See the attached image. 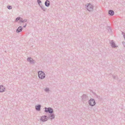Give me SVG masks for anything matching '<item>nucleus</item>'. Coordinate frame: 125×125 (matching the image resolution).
<instances>
[{
  "label": "nucleus",
  "mask_w": 125,
  "mask_h": 125,
  "mask_svg": "<svg viewBox=\"0 0 125 125\" xmlns=\"http://www.w3.org/2000/svg\"><path fill=\"white\" fill-rule=\"evenodd\" d=\"M38 77L40 79L42 80L45 78V75L43 72L40 71L38 72Z\"/></svg>",
  "instance_id": "1"
},
{
  "label": "nucleus",
  "mask_w": 125,
  "mask_h": 125,
  "mask_svg": "<svg viewBox=\"0 0 125 125\" xmlns=\"http://www.w3.org/2000/svg\"><path fill=\"white\" fill-rule=\"evenodd\" d=\"M87 9L89 12L92 11L93 10L94 6L93 5H92L90 3L86 5Z\"/></svg>",
  "instance_id": "2"
},
{
  "label": "nucleus",
  "mask_w": 125,
  "mask_h": 125,
  "mask_svg": "<svg viewBox=\"0 0 125 125\" xmlns=\"http://www.w3.org/2000/svg\"><path fill=\"white\" fill-rule=\"evenodd\" d=\"M89 105L91 106H93L95 105L96 102L95 100L93 98H91L88 101Z\"/></svg>",
  "instance_id": "3"
},
{
  "label": "nucleus",
  "mask_w": 125,
  "mask_h": 125,
  "mask_svg": "<svg viewBox=\"0 0 125 125\" xmlns=\"http://www.w3.org/2000/svg\"><path fill=\"white\" fill-rule=\"evenodd\" d=\"M45 110L44 112L46 113L48 112L50 114L53 113V110L52 108L51 107L45 108Z\"/></svg>",
  "instance_id": "4"
},
{
  "label": "nucleus",
  "mask_w": 125,
  "mask_h": 125,
  "mask_svg": "<svg viewBox=\"0 0 125 125\" xmlns=\"http://www.w3.org/2000/svg\"><path fill=\"white\" fill-rule=\"evenodd\" d=\"M27 60L30 64L34 65L35 64V61L31 57H28L27 59Z\"/></svg>",
  "instance_id": "5"
},
{
  "label": "nucleus",
  "mask_w": 125,
  "mask_h": 125,
  "mask_svg": "<svg viewBox=\"0 0 125 125\" xmlns=\"http://www.w3.org/2000/svg\"><path fill=\"white\" fill-rule=\"evenodd\" d=\"M48 119V117L45 115L41 116L40 119V121L43 122L46 121Z\"/></svg>",
  "instance_id": "6"
},
{
  "label": "nucleus",
  "mask_w": 125,
  "mask_h": 125,
  "mask_svg": "<svg viewBox=\"0 0 125 125\" xmlns=\"http://www.w3.org/2000/svg\"><path fill=\"white\" fill-rule=\"evenodd\" d=\"M82 101L84 103L86 102L88 100V97L85 94H83L81 97Z\"/></svg>",
  "instance_id": "7"
},
{
  "label": "nucleus",
  "mask_w": 125,
  "mask_h": 125,
  "mask_svg": "<svg viewBox=\"0 0 125 125\" xmlns=\"http://www.w3.org/2000/svg\"><path fill=\"white\" fill-rule=\"evenodd\" d=\"M110 44L111 45V46L112 48H115L117 47L118 46L115 45V43L114 42L113 40H112L110 41Z\"/></svg>",
  "instance_id": "8"
},
{
  "label": "nucleus",
  "mask_w": 125,
  "mask_h": 125,
  "mask_svg": "<svg viewBox=\"0 0 125 125\" xmlns=\"http://www.w3.org/2000/svg\"><path fill=\"white\" fill-rule=\"evenodd\" d=\"M23 28L22 27L20 26L16 30V32L17 33H18L22 31Z\"/></svg>",
  "instance_id": "9"
},
{
  "label": "nucleus",
  "mask_w": 125,
  "mask_h": 125,
  "mask_svg": "<svg viewBox=\"0 0 125 125\" xmlns=\"http://www.w3.org/2000/svg\"><path fill=\"white\" fill-rule=\"evenodd\" d=\"M55 118V116L54 114H50L49 115L48 118L49 119L51 120H52L53 119H54Z\"/></svg>",
  "instance_id": "10"
},
{
  "label": "nucleus",
  "mask_w": 125,
  "mask_h": 125,
  "mask_svg": "<svg viewBox=\"0 0 125 125\" xmlns=\"http://www.w3.org/2000/svg\"><path fill=\"white\" fill-rule=\"evenodd\" d=\"M41 105L40 104L36 105L35 106V108L36 110L38 111H40V110Z\"/></svg>",
  "instance_id": "11"
},
{
  "label": "nucleus",
  "mask_w": 125,
  "mask_h": 125,
  "mask_svg": "<svg viewBox=\"0 0 125 125\" xmlns=\"http://www.w3.org/2000/svg\"><path fill=\"white\" fill-rule=\"evenodd\" d=\"M5 89L2 85H0V92H2L5 91Z\"/></svg>",
  "instance_id": "12"
},
{
  "label": "nucleus",
  "mask_w": 125,
  "mask_h": 125,
  "mask_svg": "<svg viewBox=\"0 0 125 125\" xmlns=\"http://www.w3.org/2000/svg\"><path fill=\"white\" fill-rule=\"evenodd\" d=\"M50 4V1L48 0H46L45 2V5L47 7H48Z\"/></svg>",
  "instance_id": "13"
},
{
  "label": "nucleus",
  "mask_w": 125,
  "mask_h": 125,
  "mask_svg": "<svg viewBox=\"0 0 125 125\" xmlns=\"http://www.w3.org/2000/svg\"><path fill=\"white\" fill-rule=\"evenodd\" d=\"M108 13L111 16H112L114 15V12L112 10H109Z\"/></svg>",
  "instance_id": "14"
},
{
  "label": "nucleus",
  "mask_w": 125,
  "mask_h": 125,
  "mask_svg": "<svg viewBox=\"0 0 125 125\" xmlns=\"http://www.w3.org/2000/svg\"><path fill=\"white\" fill-rule=\"evenodd\" d=\"M112 76L114 79H115L116 80H118V78L117 75H115L113 74H112Z\"/></svg>",
  "instance_id": "15"
},
{
  "label": "nucleus",
  "mask_w": 125,
  "mask_h": 125,
  "mask_svg": "<svg viewBox=\"0 0 125 125\" xmlns=\"http://www.w3.org/2000/svg\"><path fill=\"white\" fill-rule=\"evenodd\" d=\"M39 6L41 8L42 10H43V11H45L46 9L45 7H44V6L42 5V4H41V5Z\"/></svg>",
  "instance_id": "16"
},
{
  "label": "nucleus",
  "mask_w": 125,
  "mask_h": 125,
  "mask_svg": "<svg viewBox=\"0 0 125 125\" xmlns=\"http://www.w3.org/2000/svg\"><path fill=\"white\" fill-rule=\"evenodd\" d=\"M95 97L97 98L99 100H101L102 98L100 97V96H99L97 95L96 94L95 95Z\"/></svg>",
  "instance_id": "17"
},
{
  "label": "nucleus",
  "mask_w": 125,
  "mask_h": 125,
  "mask_svg": "<svg viewBox=\"0 0 125 125\" xmlns=\"http://www.w3.org/2000/svg\"><path fill=\"white\" fill-rule=\"evenodd\" d=\"M44 91L46 92H48L50 91V90L49 88H46L44 89Z\"/></svg>",
  "instance_id": "18"
},
{
  "label": "nucleus",
  "mask_w": 125,
  "mask_h": 125,
  "mask_svg": "<svg viewBox=\"0 0 125 125\" xmlns=\"http://www.w3.org/2000/svg\"><path fill=\"white\" fill-rule=\"evenodd\" d=\"M107 29L108 30V31L109 32H111V30L110 27H108L107 28Z\"/></svg>",
  "instance_id": "19"
},
{
  "label": "nucleus",
  "mask_w": 125,
  "mask_h": 125,
  "mask_svg": "<svg viewBox=\"0 0 125 125\" xmlns=\"http://www.w3.org/2000/svg\"><path fill=\"white\" fill-rule=\"evenodd\" d=\"M21 18V17H18L17 18H16L15 19V22H16L18 21V20H20V19Z\"/></svg>",
  "instance_id": "20"
},
{
  "label": "nucleus",
  "mask_w": 125,
  "mask_h": 125,
  "mask_svg": "<svg viewBox=\"0 0 125 125\" xmlns=\"http://www.w3.org/2000/svg\"><path fill=\"white\" fill-rule=\"evenodd\" d=\"M7 8L9 9L10 10L12 9V6L10 5H9L7 6Z\"/></svg>",
  "instance_id": "21"
},
{
  "label": "nucleus",
  "mask_w": 125,
  "mask_h": 125,
  "mask_svg": "<svg viewBox=\"0 0 125 125\" xmlns=\"http://www.w3.org/2000/svg\"><path fill=\"white\" fill-rule=\"evenodd\" d=\"M37 2L39 6H40V5H41L40 3H41V1L40 0H37Z\"/></svg>",
  "instance_id": "22"
},
{
  "label": "nucleus",
  "mask_w": 125,
  "mask_h": 125,
  "mask_svg": "<svg viewBox=\"0 0 125 125\" xmlns=\"http://www.w3.org/2000/svg\"><path fill=\"white\" fill-rule=\"evenodd\" d=\"M27 21V19H25L24 20H23V21H21L22 22V23L25 22H26Z\"/></svg>",
  "instance_id": "23"
},
{
  "label": "nucleus",
  "mask_w": 125,
  "mask_h": 125,
  "mask_svg": "<svg viewBox=\"0 0 125 125\" xmlns=\"http://www.w3.org/2000/svg\"><path fill=\"white\" fill-rule=\"evenodd\" d=\"M23 20L22 18H21L20 19V22H22H22L21 21H23Z\"/></svg>",
  "instance_id": "24"
},
{
  "label": "nucleus",
  "mask_w": 125,
  "mask_h": 125,
  "mask_svg": "<svg viewBox=\"0 0 125 125\" xmlns=\"http://www.w3.org/2000/svg\"><path fill=\"white\" fill-rule=\"evenodd\" d=\"M122 44H123L124 46L125 47V42L124 41L122 42Z\"/></svg>",
  "instance_id": "25"
},
{
  "label": "nucleus",
  "mask_w": 125,
  "mask_h": 125,
  "mask_svg": "<svg viewBox=\"0 0 125 125\" xmlns=\"http://www.w3.org/2000/svg\"><path fill=\"white\" fill-rule=\"evenodd\" d=\"M27 24H25V25H24L23 26V27L24 28H25L26 27V25H27Z\"/></svg>",
  "instance_id": "26"
},
{
  "label": "nucleus",
  "mask_w": 125,
  "mask_h": 125,
  "mask_svg": "<svg viewBox=\"0 0 125 125\" xmlns=\"http://www.w3.org/2000/svg\"><path fill=\"white\" fill-rule=\"evenodd\" d=\"M123 37L125 40V34H123Z\"/></svg>",
  "instance_id": "27"
},
{
  "label": "nucleus",
  "mask_w": 125,
  "mask_h": 125,
  "mask_svg": "<svg viewBox=\"0 0 125 125\" xmlns=\"http://www.w3.org/2000/svg\"><path fill=\"white\" fill-rule=\"evenodd\" d=\"M124 34V33L123 32H122V34L123 35V34Z\"/></svg>",
  "instance_id": "28"
},
{
  "label": "nucleus",
  "mask_w": 125,
  "mask_h": 125,
  "mask_svg": "<svg viewBox=\"0 0 125 125\" xmlns=\"http://www.w3.org/2000/svg\"><path fill=\"white\" fill-rule=\"evenodd\" d=\"M5 52H6V51H5Z\"/></svg>",
  "instance_id": "29"
}]
</instances>
